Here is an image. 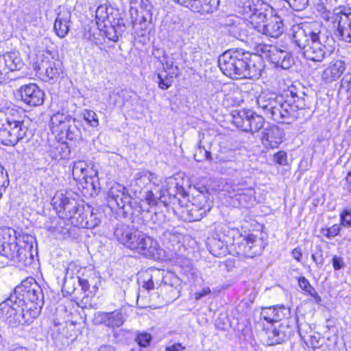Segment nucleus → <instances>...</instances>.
<instances>
[{
  "instance_id": "f257e3e1",
  "label": "nucleus",
  "mask_w": 351,
  "mask_h": 351,
  "mask_svg": "<svg viewBox=\"0 0 351 351\" xmlns=\"http://www.w3.org/2000/svg\"><path fill=\"white\" fill-rule=\"evenodd\" d=\"M293 42L303 50L304 56L311 61L321 62L330 56L332 49L329 43L332 38L322 34L316 23L293 25Z\"/></svg>"
},
{
  "instance_id": "f03ea898",
  "label": "nucleus",
  "mask_w": 351,
  "mask_h": 351,
  "mask_svg": "<svg viewBox=\"0 0 351 351\" xmlns=\"http://www.w3.org/2000/svg\"><path fill=\"white\" fill-rule=\"evenodd\" d=\"M239 12L249 16L252 27L259 33L278 38L283 32V23L280 16L270 15L271 8L261 0H239Z\"/></svg>"
},
{
  "instance_id": "7ed1b4c3",
  "label": "nucleus",
  "mask_w": 351,
  "mask_h": 351,
  "mask_svg": "<svg viewBox=\"0 0 351 351\" xmlns=\"http://www.w3.org/2000/svg\"><path fill=\"white\" fill-rule=\"evenodd\" d=\"M291 97L285 100L282 96L269 97L261 95L257 98V104L265 114L275 121L289 123L298 119L300 111L304 109V99L290 91Z\"/></svg>"
},
{
  "instance_id": "20e7f679",
  "label": "nucleus",
  "mask_w": 351,
  "mask_h": 351,
  "mask_svg": "<svg viewBox=\"0 0 351 351\" xmlns=\"http://www.w3.org/2000/svg\"><path fill=\"white\" fill-rule=\"evenodd\" d=\"M221 72L231 78H258L261 75V66L252 59V55L243 49H230L218 58Z\"/></svg>"
},
{
  "instance_id": "39448f33",
  "label": "nucleus",
  "mask_w": 351,
  "mask_h": 351,
  "mask_svg": "<svg viewBox=\"0 0 351 351\" xmlns=\"http://www.w3.org/2000/svg\"><path fill=\"white\" fill-rule=\"evenodd\" d=\"M51 204L59 217L68 220L73 226L84 228L85 219L90 213V206L80 205L78 202L62 192L54 195Z\"/></svg>"
},
{
  "instance_id": "423d86ee",
  "label": "nucleus",
  "mask_w": 351,
  "mask_h": 351,
  "mask_svg": "<svg viewBox=\"0 0 351 351\" xmlns=\"http://www.w3.org/2000/svg\"><path fill=\"white\" fill-rule=\"evenodd\" d=\"M38 316V308L24 306L10 296L0 304V317L10 327L29 324Z\"/></svg>"
},
{
  "instance_id": "0eeeda50",
  "label": "nucleus",
  "mask_w": 351,
  "mask_h": 351,
  "mask_svg": "<svg viewBox=\"0 0 351 351\" xmlns=\"http://www.w3.org/2000/svg\"><path fill=\"white\" fill-rule=\"evenodd\" d=\"M322 18L339 40L351 43V8L339 7L324 11Z\"/></svg>"
},
{
  "instance_id": "6e6552de",
  "label": "nucleus",
  "mask_w": 351,
  "mask_h": 351,
  "mask_svg": "<svg viewBox=\"0 0 351 351\" xmlns=\"http://www.w3.org/2000/svg\"><path fill=\"white\" fill-rule=\"evenodd\" d=\"M27 127L24 121L14 115H6L0 111V143L14 146L27 134Z\"/></svg>"
},
{
  "instance_id": "1a4fd4ad",
  "label": "nucleus",
  "mask_w": 351,
  "mask_h": 351,
  "mask_svg": "<svg viewBox=\"0 0 351 351\" xmlns=\"http://www.w3.org/2000/svg\"><path fill=\"white\" fill-rule=\"evenodd\" d=\"M10 297L25 307L34 304L38 308V315L40 314L43 294L40 287L33 278L17 286Z\"/></svg>"
},
{
  "instance_id": "9d476101",
  "label": "nucleus",
  "mask_w": 351,
  "mask_h": 351,
  "mask_svg": "<svg viewBox=\"0 0 351 351\" xmlns=\"http://www.w3.org/2000/svg\"><path fill=\"white\" fill-rule=\"evenodd\" d=\"M33 240L34 238L31 235L19 234L16 237V241L10 243L1 254L18 264L19 267L25 265L29 256H31Z\"/></svg>"
},
{
  "instance_id": "9b49d317",
  "label": "nucleus",
  "mask_w": 351,
  "mask_h": 351,
  "mask_svg": "<svg viewBox=\"0 0 351 351\" xmlns=\"http://www.w3.org/2000/svg\"><path fill=\"white\" fill-rule=\"evenodd\" d=\"M95 20L98 28L110 40H118L119 22L113 8L106 3L98 6L95 12Z\"/></svg>"
},
{
  "instance_id": "f8f14e48",
  "label": "nucleus",
  "mask_w": 351,
  "mask_h": 351,
  "mask_svg": "<svg viewBox=\"0 0 351 351\" xmlns=\"http://www.w3.org/2000/svg\"><path fill=\"white\" fill-rule=\"evenodd\" d=\"M114 237L126 247L138 253L143 245L149 243V237L143 232L130 228L126 224H119L114 230Z\"/></svg>"
},
{
  "instance_id": "ddd939ff",
  "label": "nucleus",
  "mask_w": 351,
  "mask_h": 351,
  "mask_svg": "<svg viewBox=\"0 0 351 351\" xmlns=\"http://www.w3.org/2000/svg\"><path fill=\"white\" fill-rule=\"evenodd\" d=\"M50 128L53 134L59 136L73 141L79 136V129L75 124V119L70 115L58 112L53 114L50 120Z\"/></svg>"
},
{
  "instance_id": "4468645a",
  "label": "nucleus",
  "mask_w": 351,
  "mask_h": 351,
  "mask_svg": "<svg viewBox=\"0 0 351 351\" xmlns=\"http://www.w3.org/2000/svg\"><path fill=\"white\" fill-rule=\"evenodd\" d=\"M23 65L19 51H10L0 55V84L12 80L9 74L12 71L21 69Z\"/></svg>"
},
{
  "instance_id": "2eb2a0df",
  "label": "nucleus",
  "mask_w": 351,
  "mask_h": 351,
  "mask_svg": "<svg viewBox=\"0 0 351 351\" xmlns=\"http://www.w3.org/2000/svg\"><path fill=\"white\" fill-rule=\"evenodd\" d=\"M257 51L265 54L274 64L283 69H288L292 65L293 60L289 53L279 49L276 46L260 45Z\"/></svg>"
},
{
  "instance_id": "dca6fc26",
  "label": "nucleus",
  "mask_w": 351,
  "mask_h": 351,
  "mask_svg": "<svg viewBox=\"0 0 351 351\" xmlns=\"http://www.w3.org/2000/svg\"><path fill=\"white\" fill-rule=\"evenodd\" d=\"M186 56L187 53L181 50L165 55L162 63L165 71L171 77L179 76L186 66Z\"/></svg>"
},
{
  "instance_id": "f3484780",
  "label": "nucleus",
  "mask_w": 351,
  "mask_h": 351,
  "mask_svg": "<svg viewBox=\"0 0 351 351\" xmlns=\"http://www.w3.org/2000/svg\"><path fill=\"white\" fill-rule=\"evenodd\" d=\"M238 256L253 258L261 254L264 249L263 241L254 234H249L238 244Z\"/></svg>"
},
{
  "instance_id": "a211bd4d",
  "label": "nucleus",
  "mask_w": 351,
  "mask_h": 351,
  "mask_svg": "<svg viewBox=\"0 0 351 351\" xmlns=\"http://www.w3.org/2000/svg\"><path fill=\"white\" fill-rule=\"evenodd\" d=\"M108 204L121 209L126 207L132 208V197L128 194L126 188L119 183H114L108 191Z\"/></svg>"
},
{
  "instance_id": "6ab92c4d",
  "label": "nucleus",
  "mask_w": 351,
  "mask_h": 351,
  "mask_svg": "<svg viewBox=\"0 0 351 351\" xmlns=\"http://www.w3.org/2000/svg\"><path fill=\"white\" fill-rule=\"evenodd\" d=\"M19 93L21 100L29 106H40L44 101V92L36 84L21 86Z\"/></svg>"
},
{
  "instance_id": "aec40b11",
  "label": "nucleus",
  "mask_w": 351,
  "mask_h": 351,
  "mask_svg": "<svg viewBox=\"0 0 351 351\" xmlns=\"http://www.w3.org/2000/svg\"><path fill=\"white\" fill-rule=\"evenodd\" d=\"M125 318L123 314L119 310L112 312H96L92 322L95 325L104 324L110 328H118L123 325Z\"/></svg>"
},
{
  "instance_id": "412c9836",
  "label": "nucleus",
  "mask_w": 351,
  "mask_h": 351,
  "mask_svg": "<svg viewBox=\"0 0 351 351\" xmlns=\"http://www.w3.org/2000/svg\"><path fill=\"white\" fill-rule=\"evenodd\" d=\"M154 12L152 3L149 0H141L139 10H135L136 17L132 21L133 27L139 24L142 29H146L153 22Z\"/></svg>"
},
{
  "instance_id": "4be33fe9",
  "label": "nucleus",
  "mask_w": 351,
  "mask_h": 351,
  "mask_svg": "<svg viewBox=\"0 0 351 351\" xmlns=\"http://www.w3.org/2000/svg\"><path fill=\"white\" fill-rule=\"evenodd\" d=\"M71 25V12L65 7H59L53 29L57 36L64 38L69 33Z\"/></svg>"
},
{
  "instance_id": "5701e85b",
  "label": "nucleus",
  "mask_w": 351,
  "mask_h": 351,
  "mask_svg": "<svg viewBox=\"0 0 351 351\" xmlns=\"http://www.w3.org/2000/svg\"><path fill=\"white\" fill-rule=\"evenodd\" d=\"M283 135V130L278 126L265 128L262 134V143L267 148H276L282 142Z\"/></svg>"
},
{
  "instance_id": "b1692460",
  "label": "nucleus",
  "mask_w": 351,
  "mask_h": 351,
  "mask_svg": "<svg viewBox=\"0 0 351 351\" xmlns=\"http://www.w3.org/2000/svg\"><path fill=\"white\" fill-rule=\"evenodd\" d=\"M38 70L40 71V74L43 73L44 80L53 81L57 80L62 72V64L58 60L43 61Z\"/></svg>"
},
{
  "instance_id": "393cba45",
  "label": "nucleus",
  "mask_w": 351,
  "mask_h": 351,
  "mask_svg": "<svg viewBox=\"0 0 351 351\" xmlns=\"http://www.w3.org/2000/svg\"><path fill=\"white\" fill-rule=\"evenodd\" d=\"M219 0H190L186 8L200 14L213 13L219 6Z\"/></svg>"
},
{
  "instance_id": "a878e982",
  "label": "nucleus",
  "mask_w": 351,
  "mask_h": 351,
  "mask_svg": "<svg viewBox=\"0 0 351 351\" xmlns=\"http://www.w3.org/2000/svg\"><path fill=\"white\" fill-rule=\"evenodd\" d=\"M158 182L159 180L154 173L147 170H143L135 174L132 180V185L143 189L151 185H157Z\"/></svg>"
},
{
  "instance_id": "bb28decb",
  "label": "nucleus",
  "mask_w": 351,
  "mask_h": 351,
  "mask_svg": "<svg viewBox=\"0 0 351 351\" xmlns=\"http://www.w3.org/2000/svg\"><path fill=\"white\" fill-rule=\"evenodd\" d=\"M346 69V64L343 61L337 60L330 62L322 73L324 80L332 82L339 78Z\"/></svg>"
},
{
  "instance_id": "cd10ccee",
  "label": "nucleus",
  "mask_w": 351,
  "mask_h": 351,
  "mask_svg": "<svg viewBox=\"0 0 351 351\" xmlns=\"http://www.w3.org/2000/svg\"><path fill=\"white\" fill-rule=\"evenodd\" d=\"M292 329L288 324L281 323L277 327H274L269 334L271 343H280L289 338L291 335Z\"/></svg>"
},
{
  "instance_id": "c85d7f7f",
  "label": "nucleus",
  "mask_w": 351,
  "mask_h": 351,
  "mask_svg": "<svg viewBox=\"0 0 351 351\" xmlns=\"http://www.w3.org/2000/svg\"><path fill=\"white\" fill-rule=\"evenodd\" d=\"M149 243L147 245H143L138 252V254L154 259H160L162 258L163 250L160 247L158 241L149 237Z\"/></svg>"
},
{
  "instance_id": "c756f323",
  "label": "nucleus",
  "mask_w": 351,
  "mask_h": 351,
  "mask_svg": "<svg viewBox=\"0 0 351 351\" xmlns=\"http://www.w3.org/2000/svg\"><path fill=\"white\" fill-rule=\"evenodd\" d=\"M48 153L55 160H62L68 158L69 150L68 146L56 140L49 144Z\"/></svg>"
},
{
  "instance_id": "7c9ffc66",
  "label": "nucleus",
  "mask_w": 351,
  "mask_h": 351,
  "mask_svg": "<svg viewBox=\"0 0 351 351\" xmlns=\"http://www.w3.org/2000/svg\"><path fill=\"white\" fill-rule=\"evenodd\" d=\"M158 185V183L157 185H153L154 188L150 187V189L147 190L143 196L144 200L147 203L149 206L156 204L158 199L162 202L166 201V199H162V198L165 197L166 193L170 195H175L171 192L161 189L159 188Z\"/></svg>"
},
{
  "instance_id": "2f4dec72",
  "label": "nucleus",
  "mask_w": 351,
  "mask_h": 351,
  "mask_svg": "<svg viewBox=\"0 0 351 351\" xmlns=\"http://www.w3.org/2000/svg\"><path fill=\"white\" fill-rule=\"evenodd\" d=\"M88 168L87 165L83 161L75 162L73 166L72 175L75 180L82 182L83 181L92 184V178L88 176Z\"/></svg>"
},
{
  "instance_id": "473e14b6",
  "label": "nucleus",
  "mask_w": 351,
  "mask_h": 351,
  "mask_svg": "<svg viewBox=\"0 0 351 351\" xmlns=\"http://www.w3.org/2000/svg\"><path fill=\"white\" fill-rule=\"evenodd\" d=\"M16 232L10 228L0 229V253H1L10 243L16 241Z\"/></svg>"
},
{
  "instance_id": "72a5a7b5",
  "label": "nucleus",
  "mask_w": 351,
  "mask_h": 351,
  "mask_svg": "<svg viewBox=\"0 0 351 351\" xmlns=\"http://www.w3.org/2000/svg\"><path fill=\"white\" fill-rule=\"evenodd\" d=\"M247 125L245 132L252 133L259 131L264 125L265 120L262 116H260L251 110H248Z\"/></svg>"
},
{
  "instance_id": "f704fd0d",
  "label": "nucleus",
  "mask_w": 351,
  "mask_h": 351,
  "mask_svg": "<svg viewBox=\"0 0 351 351\" xmlns=\"http://www.w3.org/2000/svg\"><path fill=\"white\" fill-rule=\"evenodd\" d=\"M232 122L236 127L245 132L247 125L248 110L233 111Z\"/></svg>"
},
{
  "instance_id": "c9c22d12",
  "label": "nucleus",
  "mask_w": 351,
  "mask_h": 351,
  "mask_svg": "<svg viewBox=\"0 0 351 351\" xmlns=\"http://www.w3.org/2000/svg\"><path fill=\"white\" fill-rule=\"evenodd\" d=\"M182 234L176 232L174 229L167 230L162 234V239L164 243H166L167 247L173 250L176 244H179Z\"/></svg>"
},
{
  "instance_id": "e433bc0d",
  "label": "nucleus",
  "mask_w": 351,
  "mask_h": 351,
  "mask_svg": "<svg viewBox=\"0 0 351 351\" xmlns=\"http://www.w3.org/2000/svg\"><path fill=\"white\" fill-rule=\"evenodd\" d=\"M102 215L97 210L95 211L94 209L90 208V213L85 219L86 226L84 228H93L98 226L101 222V217Z\"/></svg>"
},
{
  "instance_id": "4c0bfd02",
  "label": "nucleus",
  "mask_w": 351,
  "mask_h": 351,
  "mask_svg": "<svg viewBox=\"0 0 351 351\" xmlns=\"http://www.w3.org/2000/svg\"><path fill=\"white\" fill-rule=\"evenodd\" d=\"M298 284L300 287L308 293L310 295L314 298L315 300L319 301L320 297L315 291V289L311 285L308 280L304 276H301L298 278Z\"/></svg>"
},
{
  "instance_id": "58836bf2",
  "label": "nucleus",
  "mask_w": 351,
  "mask_h": 351,
  "mask_svg": "<svg viewBox=\"0 0 351 351\" xmlns=\"http://www.w3.org/2000/svg\"><path fill=\"white\" fill-rule=\"evenodd\" d=\"M340 91H345L351 102V74H346L341 81Z\"/></svg>"
},
{
  "instance_id": "ea45409f",
  "label": "nucleus",
  "mask_w": 351,
  "mask_h": 351,
  "mask_svg": "<svg viewBox=\"0 0 351 351\" xmlns=\"http://www.w3.org/2000/svg\"><path fill=\"white\" fill-rule=\"evenodd\" d=\"M275 306L263 308L261 312V317L269 323L276 322Z\"/></svg>"
},
{
  "instance_id": "a19ab883",
  "label": "nucleus",
  "mask_w": 351,
  "mask_h": 351,
  "mask_svg": "<svg viewBox=\"0 0 351 351\" xmlns=\"http://www.w3.org/2000/svg\"><path fill=\"white\" fill-rule=\"evenodd\" d=\"M157 77L158 79V85L160 88L167 90L171 86L173 83L172 78L173 77H171L169 73H167L165 76H163L161 73H158Z\"/></svg>"
},
{
  "instance_id": "79ce46f5",
  "label": "nucleus",
  "mask_w": 351,
  "mask_h": 351,
  "mask_svg": "<svg viewBox=\"0 0 351 351\" xmlns=\"http://www.w3.org/2000/svg\"><path fill=\"white\" fill-rule=\"evenodd\" d=\"M276 321V322L288 318L291 315L290 308L284 306H275Z\"/></svg>"
},
{
  "instance_id": "37998d69",
  "label": "nucleus",
  "mask_w": 351,
  "mask_h": 351,
  "mask_svg": "<svg viewBox=\"0 0 351 351\" xmlns=\"http://www.w3.org/2000/svg\"><path fill=\"white\" fill-rule=\"evenodd\" d=\"M84 119L92 127H97L99 125V120L97 114L90 110H86L84 112Z\"/></svg>"
},
{
  "instance_id": "c03bdc74",
  "label": "nucleus",
  "mask_w": 351,
  "mask_h": 351,
  "mask_svg": "<svg viewBox=\"0 0 351 351\" xmlns=\"http://www.w3.org/2000/svg\"><path fill=\"white\" fill-rule=\"evenodd\" d=\"M341 224H335L330 228H322L321 232L328 239H332L337 236L341 230Z\"/></svg>"
},
{
  "instance_id": "a18cd8bd",
  "label": "nucleus",
  "mask_w": 351,
  "mask_h": 351,
  "mask_svg": "<svg viewBox=\"0 0 351 351\" xmlns=\"http://www.w3.org/2000/svg\"><path fill=\"white\" fill-rule=\"evenodd\" d=\"M135 340L140 346L147 347L150 343L152 336L147 332H141L137 335Z\"/></svg>"
},
{
  "instance_id": "49530a36",
  "label": "nucleus",
  "mask_w": 351,
  "mask_h": 351,
  "mask_svg": "<svg viewBox=\"0 0 351 351\" xmlns=\"http://www.w3.org/2000/svg\"><path fill=\"white\" fill-rule=\"evenodd\" d=\"M341 226L351 227V210H344L340 214Z\"/></svg>"
},
{
  "instance_id": "de8ad7c7",
  "label": "nucleus",
  "mask_w": 351,
  "mask_h": 351,
  "mask_svg": "<svg viewBox=\"0 0 351 351\" xmlns=\"http://www.w3.org/2000/svg\"><path fill=\"white\" fill-rule=\"evenodd\" d=\"M95 38V34L92 32L91 27L85 26L82 35V40L86 43H93Z\"/></svg>"
},
{
  "instance_id": "09e8293b",
  "label": "nucleus",
  "mask_w": 351,
  "mask_h": 351,
  "mask_svg": "<svg viewBox=\"0 0 351 351\" xmlns=\"http://www.w3.org/2000/svg\"><path fill=\"white\" fill-rule=\"evenodd\" d=\"M274 160L278 165H287V155L284 151H280L274 155Z\"/></svg>"
},
{
  "instance_id": "8fccbe9b",
  "label": "nucleus",
  "mask_w": 351,
  "mask_h": 351,
  "mask_svg": "<svg viewBox=\"0 0 351 351\" xmlns=\"http://www.w3.org/2000/svg\"><path fill=\"white\" fill-rule=\"evenodd\" d=\"M253 190L252 189H238V195L240 196L239 199H251L253 198Z\"/></svg>"
},
{
  "instance_id": "3c124183",
  "label": "nucleus",
  "mask_w": 351,
  "mask_h": 351,
  "mask_svg": "<svg viewBox=\"0 0 351 351\" xmlns=\"http://www.w3.org/2000/svg\"><path fill=\"white\" fill-rule=\"evenodd\" d=\"M324 339L311 336L310 339V345L313 349L319 348L322 346Z\"/></svg>"
},
{
  "instance_id": "603ef678",
  "label": "nucleus",
  "mask_w": 351,
  "mask_h": 351,
  "mask_svg": "<svg viewBox=\"0 0 351 351\" xmlns=\"http://www.w3.org/2000/svg\"><path fill=\"white\" fill-rule=\"evenodd\" d=\"M190 212L191 213V220L198 221L199 220L203 215L202 209H197V207L193 208Z\"/></svg>"
},
{
  "instance_id": "864d4df0",
  "label": "nucleus",
  "mask_w": 351,
  "mask_h": 351,
  "mask_svg": "<svg viewBox=\"0 0 351 351\" xmlns=\"http://www.w3.org/2000/svg\"><path fill=\"white\" fill-rule=\"evenodd\" d=\"M332 262L333 268L335 270H339V269H341L342 267H343V266H344V263H343V259L340 257H337V256H333Z\"/></svg>"
},
{
  "instance_id": "5fc2aeb1",
  "label": "nucleus",
  "mask_w": 351,
  "mask_h": 351,
  "mask_svg": "<svg viewBox=\"0 0 351 351\" xmlns=\"http://www.w3.org/2000/svg\"><path fill=\"white\" fill-rule=\"evenodd\" d=\"M210 293V289L208 287H204L201 291L198 292H195L194 293L195 299L196 300H200L202 298L207 295L208 293Z\"/></svg>"
},
{
  "instance_id": "6e6d98bb",
  "label": "nucleus",
  "mask_w": 351,
  "mask_h": 351,
  "mask_svg": "<svg viewBox=\"0 0 351 351\" xmlns=\"http://www.w3.org/2000/svg\"><path fill=\"white\" fill-rule=\"evenodd\" d=\"M293 257L298 262L301 261V258L302 257V253L300 248H295L293 250L292 252Z\"/></svg>"
},
{
  "instance_id": "4d7b16f0",
  "label": "nucleus",
  "mask_w": 351,
  "mask_h": 351,
  "mask_svg": "<svg viewBox=\"0 0 351 351\" xmlns=\"http://www.w3.org/2000/svg\"><path fill=\"white\" fill-rule=\"evenodd\" d=\"M184 347L180 343L172 345L171 346L167 347L166 351H183Z\"/></svg>"
},
{
  "instance_id": "13d9d810",
  "label": "nucleus",
  "mask_w": 351,
  "mask_h": 351,
  "mask_svg": "<svg viewBox=\"0 0 351 351\" xmlns=\"http://www.w3.org/2000/svg\"><path fill=\"white\" fill-rule=\"evenodd\" d=\"M154 284L153 280L152 278H149V280H147V281L144 282V283L143 285V287L147 290H151V289H154Z\"/></svg>"
},
{
  "instance_id": "bf43d9fd",
  "label": "nucleus",
  "mask_w": 351,
  "mask_h": 351,
  "mask_svg": "<svg viewBox=\"0 0 351 351\" xmlns=\"http://www.w3.org/2000/svg\"><path fill=\"white\" fill-rule=\"evenodd\" d=\"M79 282L80 285L82 287V289L84 290H88L89 289V284L87 280L79 278Z\"/></svg>"
},
{
  "instance_id": "052dcab7",
  "label": "nucleus",
  "mask_w": 351,
  "mask_h": 351,
  "mask_svg": "<svg viewBox=\"0 0 351 351\" xmlns=\"http://www.w3.org/2000/svg\"><path fill=\"white\" fill-rule=\"evenodd\" d=\"M98 351H116L115 349L109 345H103L99 347Z\"/></svg>"
},
{
  "instance_id": "680f3d73",
  "label": "nucleus",
  "mask_w": 351,
  "mask_h": 351,
  "mask_svg": "<svg viewBox=\"0 0 351 351\" xmlns=\"http://www.w3.org/2000/svg\"><path fill=\"white\" fill-rule=\"evenodd\" d=\"M177 3L183 5L186 8L190 0H173Z\"/></svg>"
},
{
  "instance_id": "e2e57ef3",
  "label": "nucleus",
  "mask_w": 351,
  "mask_h": 351,
  "mask_svg": "<svg viewBox=\"0 0 351 351\" xmlns=\"http://www.w3.org/2000/svg\"><path fill=\"white\" fill-rule=\"evenodd\" d=\"M311 258L316 264L322 265L323 262L322 259H319L315 254H312Z\"/></svg>"
},
{
  "instance_id": "0e129e2a",
  "label": "nucleus",
  "mask_w": 351,
  "mask_h": 351,
  "mask_svg": "<svg viewBox=\"0 0 351 351\" xmlns=\"http://www.w3.org/2000/svg\"><path fill=\"white\" fill-rule=\"evenodd\" d=\"M5 187L4 186V183L2 184L0 182V199L2 197L3 193L5 191Z\"/></svg>"
},
{
  "instance_id": "69168bd1",
  "label": "nucleus",
  "mask_w": 351,
  "mask_h": 351,
  "mask_svg": "<svg viewBox=\"0 0 351 351\" xmlns=\"http://www.w3.org/2000/svg\"><path fill=\"white\" fill-rule=\"evenodd\" d=\"M139 207H140V209H141L142 211H149V208H145V207L144 208V207L143 206V204H141V203H140V206H139Z\"/></svg>"
},
{
  "instance_id": "338daca9",
  "label": "nucleus",
  "mask_w": 351,
  "mask_h": 351,
  "mask_svg": "<svg viewBox=\"0 0 351 351\" xmlns=\"http://www.w3.org/2000/svg\"><path fill=\"white\" fill-rule=\"evenodd\" d=\"M114 95H119V93H115L114 91L112 92L110 95V97H112V96H114Z\"/></svg>"
},
{
  "instance_id": "774afa93",
  "label": "nucleus",
  "mask_w": 351,
  "mask_h": 351,
  "mask_svg": "<svg viewBox=\"0 0 351 351\" xmlns=\"http://www.w3.org/2000/svg\"><path fill=\"white\" fill-rule=\"evenodd\" d=\"M12 351H23V350L21 348H16V349L13 350Z\"/></svg>"
}]
</instances>
